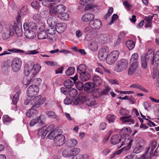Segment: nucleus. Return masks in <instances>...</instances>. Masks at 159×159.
I'll return each mask as SVG.
<instances>
[{
	"mask_svg": "<svg viewBox=\"0 0 159 159\" xmlns=\"http://www.w3.org/2000/svg\"><path fill=\"white\" fill-rule=\"evenodd\" d=\"M146 59L149 61H151V63L153 64L154 61L155 55L153 51L151 49H149L145 56Z\"/></svg>",
	"mask_w": 159,
	"mask_h": 159,
	"instance_id": "nucleus-16",
	"label": "nucleus"
},
{
	"mask_svg": "<svg viewBox=\"0 0 159 159\" xmlns=\"http://www.w3.org/2000/svg\"><path fill=\"white\" fill-rule=\"evenodd\" d=\"M47 24L49 26L55 27L58 24L57 19L55 16H52L49 18L47 20Z\"/></svg>",
	"mask_w": 159,
	"mask_h": 159,
	"instance_id": "nucleus-19",
	"label": "nucleus"
},
{
	"mask_svg": "<svg viewBox=\"0 0 159 159\" xmlns=\"http://www.w3.org/2000/svg\"><path fill=\"white\" fill-rule=\"evenodd\" d=\"M126 46L129 49L132 50L135 47V43L132 40H129L126 41Z\"/></svg>",
	"mask_w": 159,
	"mask_h": 159,
	"instance_id": "nucleus-43",
	"label": "nucleus"
},
{
	"mask_svg": "<svg viewBox=\"0 0 159 159\" xmlns=\"http://www.w3.org/2000/svg\"><path fill=\"white\" fill-rule=\"evenodd\" d=\"M152 155H148L149 153H147L146 154H145V153H144L143 154L141 157V159H151L152 157L153 156H156L157 154V152L156 151V150H154V152L153 153V151H152Z\"/></svg>",
	"mask_w": 159,
	"mask_h": 159,
	"instance_id": "nucleus-28",
	"label": "nucleus"
},
{
	"mask_svg": "<svg viewBox=\"0 0 159 159\" xmlns=\"http://www.w3.org/2000/svg\"><path fill=\"white\" fill-rule=\"evenodd\" d=\"M74 82L72 81L70 79L66 80L64 83V85L67 89L71 88V87L73 85Z\"/></svg>",
	"mask_w": 159,
	"mask_h": 159,
	"instance_id": "nucleus-39",
	"label": "nucleus"
},
{
	"mask_svg": "<svg viewBox=\"0 0 159 159\" xmlns=\"http://www.w3.org/2000/svg\"><path fill=\"white\" fill-rule=\"evenodd\" d=\"M21 91H19L17 92L14 95L12 100V103L14 105L17 104L19 100V97L21 93Z\"/></svg>",
	"mask_w": 159,
	"mask_h": 159,
	"instance_id": "nucleus-33",
	"label": "nucleus"
},
{
	"mask_svg": "<svg viewBox=\"0 0 159 159\" xmlns=\"http://www.w3.org/2000/svg\"><path fill=\"white\" fill-rule=\"evenodd\" d=\"M109 52V49L108 47L104 46L102 47L98 52V57L99 59L101 61H104L106 58Z\"/></svg>",
	"mask_w": 159,
	"mask_h": 159,
	"instance_id": "nucleus-11",
	"label": "nucleus"
},
{
	"mask_svg": "<svg viewBox=\"0 0 159 159\" xmlns=\"http://www.w3.org/2000/svg\"><path fill=\"white\" fill-rule=\"evenodd\" d=\"M22 62L19 57L14 58L11 62V67L12 70L14 72H17L20 69Z\"/></svg>",
	"mask_w": 159,
	"mask_h": 159,
	"instance_id": "nucleus-10",
	"label": "nucleus"
},
{
	"mask_svg": "<svg viewBox=\"0 0 159 159\" xmlns=\"http://www.w3.org/2000/svg\"><path fill=\"white\" fill-rule=\"evenodd\" d=\"M79 97L82 103L86 102L89 98L86 93L83 92H81L79 94Z\"/></svg>",
	"mask_w": 159,
	"mask_h": 159,
	"instance_id": "nucleus-29",
	"label": "nucleus"
},
{
	"mask_svg": "<svg viewBox=\"0 0 159 159\" xmlns=\"http://www.w3.org/2000/svg\"><path fill=\"white\" fill-rule=\"evenodd\" d=\"M130 87L132 88L140 90L145 93H148V92L147 89H145L142 86L138 83H134L130 85Z\"/></svg>",
	"mask_w": 159,
	"mask_h": 159,
	"instance_id": "nucleus-23",
	"label": "nucleus"
},
{
	"mask_svg": "<svg viewBox=\"0 0 159 159\" xmlns=\"http://www.w3.org/2000/svg\"><path fill=\"white\" fill-rule=\"evenodd\" d=\"M94 32L88 33L86 34L85 36V40L87 41H89L93 38V34Z\"/></svg>",
	"mask_w": 159,
	"mask_h": 159,
	"instance_id": "nucleus-50",
	"label": "nucleus"
},
{
	"mask_svg": "<svg viewBox=\"0 0 159 159\" xmlns=\"http://www.w3.org/2000/svg\"><path fill=\"white\" fill-rule=\"evenodd\" d=\"M85 102L87 105L89 106H93L95 103L94 99L92 98H88V99Z\"/></svg>",
	"mask_w": 159,
	"mask_h": 159,
	"instance_id": "nucleus-48",
	"label": "nucleus"
},
{
	"mask_svg": "<svg viewBox=\"0 0 159 159\" xmlns=\"http://www.w3.org/2000/svg\"><path fill=\"white\" fill-rule=\"evenodd\" d=\"M8 51L11 52H18L21 53L25 52L24 51L19 49H13L12 50L8 49V51H5L3 53H1V56L10 54V53L9 52H8Z\"/></svg>",
	"mask_w": 159,
	"mask_h": 159,
	"instance_id": "nucleus-30",
	"label": "nucleus"
},
{
	"mask_svg": "<svg viewBox=\"0 0 159 159\" xmlns=\"http://www.w3.org/2000/svg\"><path fill=\"white\" fill-rule=\"evenodd\" d=\"M39 91V87L37 85H31L27 89V95L30 98H34L38 94Z\"/></svg>",
	"mask_w": 159,
	"mask_h": 159,
	"instance_id": "nucleus-9",
	"label": "nucleus"
},
{
	"mask_svg": "<svg viewBox=\"0 0 159 159\" xmlns=\"http://www.w3.org/2000/svg\"><path fill=\"white\" fill-rule=\"evenodd\" d=\"M41 95H39L35 97L31 101V103L33 105L31 108L26 113V115L29 118H31L34 116L36 115L38 113L36 108L39 107L45 102L46 98H41Z\"/></svg>",
	"mask_w": 159,
	"mask_h": 159,
	"instance_id": "nucleus-2",
	"label": "nucleus"
},
{
	"mask_svg": "<svg viewBox=\"0 0 159 159\" xmlns=\"http://www.w3.org/2000/svg\"><path fill=\"white\" fill-rule=\"evenodd\" d=\"M40 119L39 117L37 118L34 119L32 120L30 122V125L31 126H33L34 125L37 123L39 122Z\"/></svg>",
	"mask_w": 159,
	"mask_h": 159,
	"instance_id": "nucleus-58",
	"label": "nucleus"
},
{
	"mask_svg": "<svg viewBox=\"0 0 159 159\" xmlns=\"http://www.w3.org/2000/svg\"><path fill=\"white\" fill-rule=\"evenodd\" d=\"M132 141L133 140L131 139V137L128 134H125L123 135H121L120 141L121 143V145L120 146H118V147L120 148L122 146L124 145H126L127 146L124 147L125 148L126 150H128L131 148Z\"/></svg>",
	"mask_w": 159,
	"mask_h": 159,
	"instance_id": "nucleus-6",
	"label": "nucleus"
},
{
	"mask_svg": "<svg viewBox=\"0 0 159 159\" xmlns=\"http://www.w3.org/2000/svg\"><path fill=\"white\" fill-rule=\"evenodd\" d=\"M56 6L55 7H51L49 9L50 13L52 16L57 15L58 16V13L57 11Z\"/></svg>",
	"mask_w": 159,
	"mask_h": 159,
	"instance_id": "nucleus-44",
	"label": "nucleus"
},
{
	"mask_svg": "<svg viewBox=\"0 0 159 159\" xmlns=\"http://www.w3.org/2000/svg\"><path fill=\"white\" fill-rule=\"evenodd\" d=\"M75 71V68L74 67H69L66 71V75L68 76H70L74 74Z\"/></svg>",
	"mask_w": 159,
	"mask_h": 159,
	"instance_id": "nucleus-45",
	"label": "nucleus"
},
{
	"mask_svg": "<svg viewBox=\"0 0 159 159\" xmlns=\"http://www.w3.org/2000/svg\"><path fill=\"white\" fill-rule=\"evenodd\" d=\"M32 7L34 8L38 9L39 7V3L38 2L33 1L31 3Z\"/></svg>",
	"mask_w": 159,
	"mask_h": 159,
	"instance_id": "nucleus-56",
	"label": "nucleus"
},
{
	"mask_svg": "<svg viewBox=\"0 0 159 159\" xmlns=\"http://www.w3.org/2000/svg\"><path fill=\"white\" fill-rule=\"evenodd\" d=\"M95 86L93 82H87L84 86V90L87 93H91L95 90Z\"/></svg>",
	"mask_w": 159,
	"mask_h": 159,
	"instance_id": "nucleus-13",
	"label": "nucleus"
},
{
	"mask_svg": "<svg viewBox=\"0 0 159 159\" xmlns=\"http://www.w3.org/2000/svg\"><path fill=\"white\" fill-rule=\"evenodd\" d=\"M37 36L38 38L40 39H45L48 37V35L45 30H42L39 32Z\"/></svg>",
	"mask_w": 159,
	"mask_h": 159,
	"instance_id": "nucleus-31",
	"label": "nucleus"
},
{
	"mask_svg": "<svg viewBox=\"0 0 159 159\" xmlns=\"http://www.w3.org/2000/svg\"><path fill=\"white\" fill-rule=\"evenodd\" d=\"M83 32L85 34L92 33L93 32V30L91 26H89L85 27L83 30Z\"/></svg>",
	"mask_w": 159,
	"mask_h": 159,
	"instance_id": "nucleus-49",
	"label": "nucleus"
},
{
	"mask_svg": "<svg viewBox=\"0 0 159 159\" xmlns=\"http://www.w3.org/2000/svg\"><path fill=\"white\" fill-rule=\"evenodd\" d=\"M110 90V88L109 87L106 86L102 92V95H105L107 94Z\"/></svg>",
	"mask_w": 159,
	"mask_h": 159,
	"instance_id": "nucleus-63",
	"label": "nucleus"
},
{
	"mask_svg": "<svg viewBox=\"0 0 159 159\" xmlns=\"http://www.w3.org/2000/svg\"><path fill=\"white\" fill-rule=\"evenodd\" d=\"M39 52L38 50H28L25 52V54L27 55H34L38 53Z\"/></svg>",
	"mask_w": 159,
	"mask_h": 159,
	"instance_id": "nucleus-62",
	"label": "nucleus"
},
{
	"mask_svg": "<svg viewBox=\"0 0 159 159\" xmlns=\"http://www.w3.org/2000/svg\"><path fill=\"white\" fill-rule=\"evenodd\" d=\"M77 90L73 88H70L69 90V95L71 97H75L77 94Z\"/></svg>",
	"mask_w": 159,
	"mask_h": 159,
	"instance_id": "nucleus-47",
	"label": "nucleus"
},
{
	"mask_svg": "<svg viewBox=\"0 0 159 159\" xmlns=\"http://www.w3.org/2000/svg\"><path fill=\"white\" fill-rule=\"evenodd\" d=\"M89 25L92 29H98L100 28L102 25L101 22L98 19L93 20L89 23Z\"/></svg>",
	"mask_w": 159,
	"mask_h": 159,
	"instance_id": "nucleus-14",
	"label": "nucleus"
},
{
	"mask_svg": "<svg viewBox=\"0 0 159 159\" xmlns=\"http://www.w3.org/2000/svg\"><path fill=\"white\" fill-rule=\"evenodd\" d=\"M57 134V132L56 130H54L51 131L49 134L48 135V138L50 139H54L56 135Z\"/></svg>",
	"mask_w": 159,
	"mask_h": 159,
	"instance_id": "nucleus-53",
	"label": "nucleus"
},
{
	"mask_svg": "<svg viewBox=\"0 0 159 159\" xmlns=\"http://www.w3.org/2000/svg\"><path fill=\"white\" fill-rule=\"evenodd\" d=\"M46 130V127L43 126L38 130V134L42 139L44 138L48 133Z\"/></svg>",
	"mask_w": 159,
	"mask_h": 159,
	"instance_id": "nucleus-24",
	"label": "nucleus"
},
{
	"mask_svg": "<svg viewBox=\"0 0 159 159\" xmlns=\"http://www.w3.org/2000/svg\"><path fill=\"white\" fill-rule=\"evenodd\" d=\"M120 141L121 136L118 134L113 136L111 139V143L114 145L118 143Z\"/></svg>",
	"mask_w": 159,
	"mask_h": 159,
	"instance_id": "nucleus-26",
	"label": "nucleus"
},
{
	"mask_svg": "<svg viewBox=\"0 0 159 159\" xmlns=\"http://www.w3.org/2000/svg\"><path fill=\"white\" fill-rule=\"evenodd\" d=\"M77 143L78 141L76 139H71L67 141L66 145L68 147L70 148L74 147Z\"/></svg>",
	"mask_w": 159,
	"mask_h": 159,
	"instance_id": "nucleus-27",
	"label": "nucleus"
},
{
	"mask_svg": "<svg viewBox=\"0 0 159 159\" xmlns=\"http://www.w3.org/2000/svg\"><path fill=\"white\" fill-rule=\"evenodd\" d=\"M119 52L117 50L112 51L107 56L106 61L109 64L114 63L117 59L119 55Z\"/></svg>",
	"mask_w": 159,
	"mask_h": 159,
	"instance_id": "nucleus-8",
	"label": "nucleus"
},
{
	"mask_svg": "<svg viewBox=\"0 0 159 159\" xmlns=\"http://www.w3.org/2000/svg\"><path fill=\"white\" fill-rule=\"evenodd\" d=\"M41 1L42 5L48 7L50 5V0H39Z\"/></svg>",
	"mask_w": 159,
	"mask_h": 159,
	"instance_id": "nucleus-64",
	"label": "nucleus"
},
{
	"mask_svg": "<svg viewBox=\"0 0 159 159\" xmlns=\"http://www.w3.org/2000/svg\"><path fill=\"white\" fill-rule=\"evenodd\" d=\"M58 17L64 21H66L69 19V16L66 13L62 12L58 15Z\"/></svg>",
	"mask_w": 159,
	"mask_h": 159,
	"instance_id": "nucleus-37",
	"label": "nucleus"
},
{
	"mask_svg": "<svg viewBox=\"0 0 159 159\" xmlns=\"http://www.w3.org/2000/svg\"><path fill=\"white\" fill-rule=\"evenodd\" d=\"M58 15L64 12L66 10V7L63 4H61L56 6Z\"/></svg>",
	"mask_w": 159,
	"mask_h": 159,
	"instance_id": "nucleus-35",
	"label": "nucleus"
},
{
	"mask_svg": "<svg viewBox=\"0 0 159 159\" xmlns=\"http://www.w3.org/2000/svg\"><path fill=\"white\" fill-rule=\"evenodd\" d=\"M128 61L125 59H122L118 61L116 63L114 68V70L120 72L124 71L127 68Z\"/></svg>",
	"mask_w": 159,
	"mask_h": 159,
	"instance_id": "nucleus-5",
	"label": "nucleus"
},
{
	"mask_svg": "<svg viewBox=\"0 0 159 159\" xmlns=\"http://www.w3.org/2000/svg\"><path fill=\"white\" fill-rule=\"evenodd\" d=\"M138 66V65H136L131 64V66H130L128 70V75H132L136 70Z\"/></svg>",
	"mask_w": 159,
	"mask_h": 159,
	"instance_id": "nucleus-36",
	"label": "nucleus"
},
{
	"mask_svg": "<svg viewBox=\"0 0 159 159\" xmlns=\"http://www.w3.org/2000/svg\"><path fill=\"white\" fill-rule=\"evenodd\" d=\"M76 86L78 89L80 90L82 89L84 86L83 83L80 81L77 82L76 84Z\"/></svg>",
	"mask_w": 159,
	"mask_h": 159,
	"instance_id": "nucleus-59",
	"label": "nucleus"
},
{
	"mask_svg": "<svg viewBox=\"0 0 159 159\" xmlns=\"http://www.w3.org/2000/svg\"><path fill=\"white\" fill-rule=\"evenodd\" d=\"M65 136L62 134L56 135L54 138V144L57 147L62 146L65 143Z\"/></svg>",
	"mask_w": 159,
	"mask_h": 159,
	"instance_id": "nucleus-12",
	"label": "nucleus"
},
{
	"mask_svg": "<svg viewBox=\"0 0 159 159\" xmlns=\"http://www.w3.org/2000/svg\"><path fill=\"white\" fill-rule=\"evenodd\" d=\"M157 143L156 141H154L152 142L150 144L149 147L146 148L145 152V154L149 152L148 155H152V151H154L157 146Z\"/></svg>",
	"mask_w": 159,
	"mask_h": 159,
	"instance_id": "nucleus-18",
	"label": "nucleus"
},
{
	"mask_svg": "<svg viewBox=\"0 0 159 159\" xmlns=\"http://www.w3.org/2000/svg\"><path fill=\"white\" fill-rule=\"evenodd\" d=\"M80 152V149L79 148H74L71 149L67 147L63 150L62 155L64 157L68 158L75 156Z\"/></svg>",
	"mask_w": 159,
	"mask_h": 159,
	"instance_id": "nucleus-7",
	"label": "nucleus"
},
{
	"mask_svg": "<svg viewBox=\"0 0 159 159\" xmlns=\"http://www.w3.org/2000/svg\"><path fill=\"white\" fill-rule=\"evenodd\" d=\"M56 30V27L54 26H49L47 29V33L50 35H53L55 34Z\"/></svg>",
	"mask_w": 159,
	"mask_h": 159,
	"instance_id": "nucleus-38",
	"label": "nucleus"
},
{
	"mask_svg": "<svg viewBox=\"0 0 159 159\" xmlns=\"http://www.w3.org/2000/svg\"><path fill=\"white\" fill-rule=\"evenodd\" d=\"M103 66L102 65H100L96 69L95 71L98 73H99L101 75L103 74Z\"/></svg>",
	"mask_w": 159,
	"mask_h": 159,
	"instance_id": "nucleus-61",
	"label": "nucleus"
},
{
	"mask_svg": "<svg viewBox=\"0 0 159 159\" xmlns=\"http://www.w3.org/2000/svg\"><path fill=\"white\" fill-rule=\"evenodd\" d=\"M33 26L29 25L27 22H25L23 25L24 29L25 30V35L26 38L29 39H33L36 36L34 32L31 29H33L35 26V24L34 22H31Z\"/></svg>",
	"mask_w": 159,
	"mask_h": 159,
	"instance_id": "nucleus-4",
	"label": "nucleus"
},
{
	"mask_svg": "<svg viewBox=\"0 0 159 159\" xmlns=\"http://www.w3.org/2000/svg\"><path fill=\"white\" fill-rule=\"evenodd\" d=\"M46 114L51 118H56L57 117V116L55 113L52 111H47Z\"/></svg>",
	"mask_w": 159,
	"mask_h": 159,
	"instance_id": "nucleus-52",
	"label": "nucleus"
},
{
	"mask_svg": "<svg viewBox=\"0 0 159 159\" xmlns=\"http://www.w3.org/2000/svg\"><path fill=\"white\" fill-rule=\"evenodd\" d=\"M66 25L65 23H58L56 26L57 31L59 33H61L65 30Z\"/></svg>",
	"mask_w": 159,
	"mask_h": 159,
	"instance_id": "nucleus-20",
	"label": "nucleus"
},
{
	"mask_svg": "<svg viewBox=\"0 0 159 159\" xmlns=\"http://www.w3.org/2000/svg\"><path fill=\"white\" fill-rule=\"evenodd\" d=\"M89 48L91 51H96L98 49V45L97 43L93 41L91 43L89 46Z\"/></svg>",
	"mask_w": 159,
	"mask_h": 159,
	"instance_id": "nucleus-32",
	"label": "nucleus"
},
{
	"mask_svg": "<svg viewBox=\"0 0 159 159\" xmlns=\"http://www.w3.org/2000/svg\"><path fill=\"white\" fill-rule=\"evenodd\" d=\"M86 69V66L84 64H82L78 66L77 68V72L80 74L81 73L85 72Z\"/></svg>",
	"mask_w": 159,
	"mask_h": 159,
	"instance_id": "nucleus-41",
	"label": "nucleus"
},
{
	"mask_svg": "<svg viewBox=\"0 0 159 159\" xmlns=\"http://www.w3.org/2000/svg\"><path fill=\"white\" fill-rule=\"evenodd\" d=\"M119 113L122 115H124L126 116L129 113V111L128 110L122 108L120 110Z\"/></svg>",
	"mask_w": 159,
	"mask_h": 159,
	"instance_id": "nucleus-54",
	"label": "nucleus"
},
{
	"mask_svg": "<svg viewBox=\"0 0 159 159\" xmlns=\"http://www.w3.org/2000/svg\"><path fill=\"white\" fill-rule=\"evenodd\" d=\"M28 12V9L27 6H23L20 9V13L21 15H27Z\"/></svg>",
	"mask_w": 159,
	"mask_h": 159,
	"instance_id": "nucleus-51",
	"label": "nucleus"
},
{
	"mask_svg": "<svg viewBox=\"0 0 159 159\" xmlns=\"http://www.w3.org/2000/svg\"><path fill=\"white\" fill-rule=\"evenodd\" d=\"M143 146L142 145L138 144L134 149L133 152L135 153H139L143 150Z\"/></svg>",
	"mask_w": 159,
	"mask_h": 159,
	"instance_id": "nucleus-34",
	"label": "nucleus"
},
{
	"mask_svg": "<svg viewBox=\"0 0 159 159\" xmlns=\"http://www.w3.org/2000/svg\"><path fill=\"white\" fill-rule=\"evenodd\" d=\"M93 83L95 86H99L102 84V81L101 78L98 76L95 75L93 76L92 78Z\"/></svg>",
	"mask_w": 159,
	"mask_h": 159,
	"instance_id": "nucleus-21",
	"label": "nucleus"
},
{
	"mask_svg": "<svg viewBox=\"0 0 159 159\" xmlns=\"http://www.w3.org/2000/svg\"><path fill=\"white\" fill-rule=\"evenodd\" d=\"M139 58L138 54L134 53L131 56L130 60V63L131 64H134L138 66V61Z\"/></svg>",
	"mask_w": 159,
	"mask_h": 159,
	"instance_id": "nucleus-25",
	"label": "nucleus"
},
{
	"mask_svg": "<svg viewBox=\"0 0 159 159\" xmlns=\"http://www.w3.org/2000/svg\"><path fill=\"white\" fill-rule=\"evenodd\" d=\"M18 27L16 23L6 25L3 26V29L2 30V38L3 39H6L8 38L10 35H12L15 32L17 36H20L22 33L20 30H17Z\"/></svg>",
	"mask_w": 159,
	"mask_h": 159,
	"instance_id": "nucleus-3",
	"label": "nucleus"
},
{
	"mask_svg": "<svg viewBox=\"0 0 159 159\" xmlns=\"http://www.w3.org/2000/svg\"><path fill=\"white\" fill-rule=\"evenodd\" d=\"M116 119V117L114 115L109 114L106 116V119L109 123L114 122Z\"/></svg>",
	"mask_w": 159,
	"mask_h": 159,
	"instance_id": "nucleus-40",
	"label": "nucleus"
},
{
	"mask_svg": "<svg viewBox=\"0 0 159 159\" xmlns=\"http://www.w3.org/2000/svg\"><path fill=\"white\" fill-rule=\"evenodd\" d=\"M154 61L157 65H159V51H157L155 55Z\"/></svg>",
	"mask_w": 159,
	"mask_h": 159,
	"instance_id": "nucleus-60",
	"label": "nucleus"
},
{
	"mask_svg": "<svg viewBox=\"0 0 159 159\" xmlns=\"http://www.w3.org/2000/svg\"><path fill=\"white\" fill-rule=\"evenodd\" d=\"M41 68L39 64L34 65L32 62L25 65L24 69L25 76L22 81L23 84L24 85L29 84L31 80L40 71Z\"/></svg>",
	"mask_w": 159,
	"mask_h": 159,
	"instance_id": "nucleus-1",
	"label": "nucleus"
},
{
	"mask_svg": "<svg viewBox=\"0 0 159 159\" xmlns=\"http://www.w3.org/2000/svg\"><path fill=\"white\" fill-rule=\"evenodd\" d=\"M3 122L5 123L11 121V118L7 115H4L2 118Z\"/></svg>",
	"mask_w": 159,
	"mask_h": 159,
	"instance_id": "nucleus-55",
	"label": "nucleus"
},
{
	"mask_svg": "<svg viewBox=\"0 0 159 159\" xmlns=\"http://www.w3.org/2000/svg\"><path fill=\"white\" fill-rule=\"evenodd\" d=\"M120 120L123 124L130 125L134 123V120L132 118L131 115L121 117L120 118Z\"/></svg>",
	"mask_w": 159,
	"mask_h": 159,
	"instance_id": "nucleus-15",
	"label": "nucleus"
},
{
	"mask_svg": "<svg viewBox=\"0 0 159 159\" xmlns=\"http://www.w3.org/2000/svg\"><path fill=\"white\" fill-rule=\"evenodd\" d=\"M147 60L145 57L142 56L141 58V64L142 67L144 69L146 68L147 66Z\"/></svg>",
	"mask_w": 159,
	"mask_h": 159,
	"instance_id": "nucleus-46",
	"label": "nucleus"
},
{
	"mask_svg": "<svg viewBox=\"0 0 159 159\" xmlns=\"http://www.w3.org/2000/svg\"><path fill=\"white\" fill-rule=\"evenodd\" d=\"M123 4L125 8L128 11H129L132 7V5L127 1L123 2Z\"/></svg>",
	"mask_w": 159,
	"mask_h": 159,
	"instance_id": "nucleus-57",
	"label": "nucleus"
},
{
	"mask_svg": "<svg viewBox=\"0 0 159 159\" xmlns=\"http://www.w3.org/2000/svg\"><path fill=\"white\" fill-rule=\"evenodd\" d=\"M95 17L94 14L91 13H86L83 15L81 17L82 20L84 22L91 21Z\"/></svg>",
	"mask_w": 159,
	"mask_h": 159,
	"instance_id": "nucleus-17",
	"label": "nucleus"
},
{
	"mask_svg": "<svg viewBox=\"0 0 159 159\" xmlns=\"http://www.w3.org/2000/svg\"><path fill=\"white\" fill-rule=\"evenodd\" d=\"M94 3L93 0H89L88 3L86 4L87 5L85 7L84 10L86 11L88 10L91 9L93 8L94 6L92 4Z\"/></svg>",
	"mask_w": 159,
	"mask_h": 159,
	"instance_id": "nucleus-42",
	"label": "nucleus"
},
{
	"mask_svg": "<svg viewBox=\"0 0 159 159\" xmlns=\"http://www.w3.org/2000/svg\"><path fill=\"white\" fill-rule=\"evenodd\" d=\"M90 78V75L88 72H84L80 73V80L84 81H87Z\"/></svg>",
	"mask_w": 159,
	"mask_h": 159,
	"instance_id": "nucleus-22",
	"label": "nucleus"
}]
</instances>
